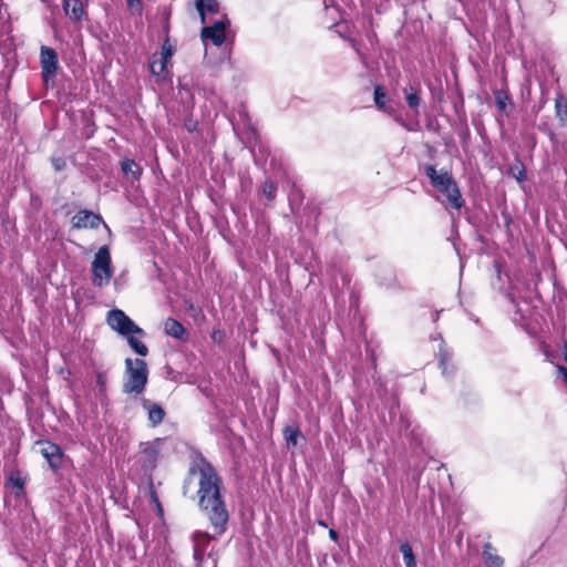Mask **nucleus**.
<instances>
[{"label": "nucleus", "mask_w": 567, "mask_h": 567, "mask_svg": "<svg viewBox=\"0 0 567 567\" xmlns=\"http://www.w3.org/2000/svg\"><path fill=\"white\" fill-rule=\"evenodd\" d=\"M195 478L198 489V507L206 515L218 536L227 529L229 513L221 494L223 480L216 468L202 454L196 455L188 468L186 483Z\"/></svg>", "instance_id": "obj_1"}, {"label": "nucleus", "mask_w": 567, "mask_h": 567, "mask_svg": "<svg viewBox=\"0 0 567 567\" xmlns=\"http://www.w3.org/2000/svg\"><path fill=\"white\" fill-rule=\"evenodd\" d=\"M123 392L138 395L144 392L148 381V368L143 359L125 360Z\"/></svg>", "instance_id": "obj_2"}, {"label": "nucleus", "mask_w": 567, "mask_h": 567, "mask_svg": "<svg viewBox=\"0 0 567 567\" xmlns=\"http://www.w3.org/2000/svg\"><path fill=\"white\" fill-rule=\"evenodd\" d=\"M113 276L111 254L107 246L97 250L92 261V284L102 288L111 281Z\"/></svg>", "instance_id": "obj_3"}, {"label": "nucleus", "mask_w": 567, "mask_h": 567, "mask_svg": "<svg viewBox=\"0 0 567 567\" xmlns=\"http://www.w3.org/2000/svg\"><path fill=\"white\" fill-rule=\"evenodd\" d=\"M106 323L109 327L122 337L128 334H138L144 337L145 332L140 328L123 310L112 309L106 315Z\"/></svg>", "instance_id": "obj_4"}, {"label": "nucleus", "mask_w": 567, "mask_h": 567, "mask_svg": "<svg viewBox=\"0 0 567 567\" xmlns=\"http://www.w3.org/2000/svg\"><path fill=\"white\" fill-rule=\"evenodd\" d=\"M42 79L45 85H53L59 69L58 54L54 49L42 45L40 51Z\"/></svg>", "instance_id": "obj_5"}, {"label": "nucleus", "mask_w": 567, "mask_h": 567, "mask_svg": "<svg viewBox=\"0 0 567 567\" xmlns=\"http://www.w3.org/2000/svg\"><path fill=\"white\" fill-rule=\"evenodd\" d=\"M161 440L143 442L140 444L138 462L145 473H151L157 465Z\"/></svg>", "instance_id": "obj_6"}, {"label": "nucleus", "mask_w": 567, "mask_h": 567, "mask_svg": "<svg viewBox=\"0 0 567 567\" xmlns=\"http://www.w3.org/2000/svg\"><path fill=\"white\" fill-rule=\"evenodd\" d=\"M38 445L41 446L40 453L47 460L50 467L56 472L61 468L63 463V451L62 449L50 441H38Z\"/></svg>", "instance_id": "obj_7"}, {"label": "nucleus", "mask_w": 567, "mask_h": 567, "mask_svg": "<svg viewBox=\"0 0 567 567\" xmlns=\"http://www.w3.org/2000/svg\"><path fill=\"white\" fill-rule=\"evenodd\" d=\"M102 223V217L99 214L87 209H82L72 217V225L76 229L97 228Z\"/></svg>", "instance_id": "obj_8"}, {"label": "nucleus", "mask_w": 567, "mask_h": 567, "mask_svg": "<svg viewBox=\"0 0 567 567\" xmlns=\"http://www.w3.org/2000/svg\"><path fill=\"white\" fill-rule=\"evenodd\" d=\"M226 24L223 20L215 21L212 25H206L200 31L203 41L212 40L215 45H221L225 41Z\"/></svg>", "instance_id": "obj_9"}, {"label": "nucleus", "mask_w": 567, "mask_h": 567, "mask_svg": "<svg viewBox=\"0 0 567 567\" xmlns=\"http://www.w3.org/2000/svg\"><path fill=\"white\" fill-rule=\"evenodd\" d=\"M425 175L429 177L431 185L437 190L443 186H451L454 181L451 173L447 171L437 172L434 166H425Z\"/></svg>", "instance_id": "obj_10"}, {"label": "nucleus", "mask_w": 567, "mask_h": 567, "mask_svg": "<svg viewBox=\"0 0 567 567\" xmlns=\"http://www.w3.org/2000/svg\"><path fill=\"white\" fill-rule=\"evenodd\" d=\"M142 406L147 411V420L151 426L159 425L166 415L165 410L157 403H152L147 399L142 400Z\"/></svg>", "instance_id": "obj_11"}, {"label": "nucleus", "mask_w": 567, "mask_h": 567, "mask_svg": "<svg viewBox=\"0 0 567 567\" xmlns=\"http://www.w3.org/2000/svg\"><path fill=\"white\" fill-rule=\"evenodd\" d=\"M439 192L446 196L447 202L451 204L453 208L461 209L463 207L464 199L461 195V192L455 179L452 182L451 186H443L442 188L439 189Z\"/></svg>", "instance_id": "obj_12"}, {"label": "nucleus", "mask_w": 567, "mask_h": 567, "mask_svg": "<svg viewBox=\"0 0 567 567\" xmlns=\"http://www.w3.org/2000/svg\"><path fill=\"white\" fill-rule=\"evenodd\" d=\"M439 192L446 196L447 202L451 204L453 208L461 209L463 207L464 199L461 195V192L455 179L452 182L451 186H443L442 188L439 189Z\"/></svg>", "instance_id": "obj_13"}, {"label": "nucleus", "mask_w": 567, "mask_h": 567, "mask_svg": "<svg viewBox=\"0 0 567 567\" xmlns=\"http://www.w3.org/2000/svg\"><path fill=\"white\" fill-rule=\"evenodd\" d=\"M212 539H213V536L206 532L197 530L193 534L194 558L195 559H202V557Z\"/></svg>", "instance_id": "obj_14"}, {"label": "nucleus", "mask_w": 567, "mask_h": 567, "mask_svg": "<svg viewBox=\"0 0 567 567\" xmlns=\"http://www.w3.org/2000/svg\"><path fill=\"white\" fill-rule=\"evenodd\" d=\"M63 10L74 22L81 21L85 12L82 0H63Z\"/></svg>", "instance_id": "obj_15"}, {"label": "nucleus", "mask_w": 567, "mask_h": 567, "mask_svg": "<svg viewBox=\"0 0 567 567\" xmlns=\"http://www.w3.org/2000/svg\"><path fill=\"white\" fill-rule=\"evenodd\" d=\"M196 9L200 16L203 23H206V14H216L219 11V3L217 0H196Z\"/></svg>", "instance_id": "obj_16"}, {"label": "nucleus", "mask_w": 567, "mask_h": 567, "mask_svg": "<svg viewBox=\"0 0 567 567\" xmlns=\"http://www.w3.org/2000/svg\"><path fill=\"white\" fill-rule=\"evenodd\" d=\"M168 65L169 63L162 61L156 55H153L150 62V70L152 75L156 78V81H163L168 74Z\"/></svg>", "instance_id": "obj_17"}, {"label": "nucleus", "mask_w": 567, "mask_h": 567, "mask_svg": "<svg viewBox=\"0 0 567 567\" xmlns=\"http://www.w3.org/2000/svg\"><path fill=\"white\" fill-rule=\"evenodd\" d=\"M164 330H165L166 334L174 337L176 339H179V340L185 339V337L187 334L186 329L183 327V324L173 318H167L165 320Z\"/></svg>", "instance_id": "obj_18"}, {"label": "nucleus", "mask_w": 567, "mask_h": 567, "mask_svg": "<svg viewBox=\"0 0 567 567\" xmlns=\"http://www.w3.org/2000/svg\"><path fill=\"white\" fill-rule=\"evenodd\" d=\"M385 96H386V91H385L384 86L375 85L374 92H373V99H374L375 106L378 107V110H380L382 112H385L388 114H393L394 109L386 104Z\"/></svg>", "instance_id": "obj_19"}, {"label": "nucleus", "mask_w": 567, "mask_h": 567, "mask_svg": "<svg viewBox=\"0 0 567 567\" xmlns=\"http://www.w3.org/2000/svg\"><path fill=\"white\" fill-rule=\"evenodd\" d=\"M121 169L124 175H131L133 181L140 179L142 175V167L131 158H125L121 162Z\"/></svg>", "instance_id": "obj_20"}, {"label": "nucleus", "mask_w": 567, "mask_h": 567, "mask_svg": "<svg viewBox=\"0 0 567 567\" xmlns=\"http://www.w3.org/2000/svg\"><path fill=\"white\" fill-rule=\"evenodd\" d=\"M493 547L489 543L484 545L483 548V559L486 565V567H502L504 564V560L498 555L494 554Z\"/></svg>", "instance_id": "obj_21"}, {"label": "nucleus", "mask_w": 567, "mask_h": 567, "mask_svg": "<svg viewBox=\"0 0 567 567\" xmlns=\"http://www.w3.org/2000/svg\"><path fill=\"white\" fill-rule=\"evenodd\" d=\"M284 435L288 447H295L300 439L305 440L301 431L297 426L285 427Z\"/></svg>", "instance_id": "obj_22"}, {"label": "nucleus", "mask_w": 567, "mask_h": 567, "mask_svg": "<svg viewBox=\"0 0 567 567\" xmlns=\"http://www.w3.org/2000/svg\"><path fill=\"white\" fill-rule=\"evenodd\" d=\"M405 100L412 110H416L421 104V97L419 95V89L414 86L404 87Z\"/></svg>", "instance_id": "obj_23"}, {"label": "nucleus", "mask_w": 567, "mask_h": 567, "mask_svg": "<svg viewBox=\"0 0 567 567\" xmlns=\"http://www.w3.org/2000/svg\"><path fill=\"white\" fill-rule=\"evenodd\" d=\"M400 551L403 555L405 567H416L415 555L413 553L411 545L408 542L401 544Z\"/></svg>", "instance_id": "obj_24"}, {"label": "nucleus", "mask_w": 567, "mask_h": 567, "mask_svg": "<svg viewBox=\"0 0 567 567\" xmlns=\"http://www.w3.org/2000/svg\"><path fill=\"white\" fill-rule=\"evenodd\" d=\"M130 347L140 355L145 357L148 353V348L137 338H135V334H128V337H125Z\"/></svg>", "instance_id": "obj_25"}, {"label": "nucleus", "mask_w": 567, "mask_h": 567, "mask_svg": "<svg viewBox=\"0 0 567 567\" xmlns=\"http://www.w3.org/2000/svg\"><path fill=\"white\" fill-rule=\"evenodd\" d=\"M174 52H175V48L169 43V39L166 38L162 45L159 59L164 62L172 64V56H173Z\"/></svg>", "instance_id": "obj_26"}, {"label": "nucleus", "mask_w": 567, "mask_h": 567, "mask_svg": "<svg viewBox=\"0 0 567 567\" xmlns=\"http://www.w3.org/2000/svg\"><path fill=\"white\" fill-rule=\"evenodd\" d=\"M494 95L498 111L504 112L507 107V103L509 102L508 94L502 90H497L495 91Z\"/></svg>", "instance_id": "obj_27"}, {"label": "nucleus", "mask_w": 567, "mask_h": 567, "mask_svg": "<svg viewBox=\"0 0 567 567\" xmlns=\"http://www.w3.org/2000/svg\"><path fill=\"white\" fill-rule=\"evenodd\" d=\"M509 174L518 182H524L526 179V171L520 162H517L509 167Z\"/></svg>", "instance_id": "obj_28"}, {"label": "nucleus", "mask_w": 567, "mask_h": 567, "mask_svg": "<svg viewBox=\"0 0 567 567\" xmlns=\"http://www.w3.org/2000/svg\"><path fill=\"white\" fill-rule=\"evenodd\" d=\"M439 360H440V367L442 368V371L444 374H449L447 368L451 361V354L443 348H440L439 351Z\"/></svg>", "instance_id": "obj_29"}, {"label": "nucleus", "mask_w": 567, "mask_h": 567, "mask_svg": "<svg viewBox=\"0 0 567 567\" xmlns=\"http://www.w3.org/2000/svg\"><path fill=\"white\" fill-rule=\"evenodd\" d=\"M556 111L561 121H567V99L560 97L556 100Z\"/></svg>", "instance_id": "obj_30"}, {"label": "nucleus", "mask_w": 567, "mask_h": 567, "mask_svg": "<svg viewBox=\"0 0 567 567\" xmlns=\"http://www.w3.org/2000/svg\"><path fill=\"white\" fill-rule=\"evenodd\" d=\"M276 192H277V187H276V185L272 182L266 181L264 183V185H262V193H264V195L268 199H270V200L275 199Z\"/></svg>", "instance_id": "obj_31"}, {"label": "nucleus", "mask_w": 567, "mask_h": 567, "mask_svg": "<svg viewBox=\"0 0 567 567\" xmlns=\"http://www.w3.org/2000/svg\"><path fill=\"white\" fill-rule=\"evenodd\" d=\"M127 8L131 12L141 14L143 10L141 0H127Z\"/></svg>", "instance_id": "obj_32"}, {"label": "nucleus", "mask_w": 567, "mask_h": 567, "mask_svg": "<svg viewBox=\"0 0 567 567\" xmlns=\"http://www.w3.org/2000/svg\"><path fill=\"white\" fill-rule=\"evenodd\" d=\"M10 481L11 483L13 484L14 487L19 488L20 491L23 489V486H24V481L23 478L20 476L19 473L17 474H11L10 476Z\"/></svg>", "instance_id": "obj_33"}, {"label": "nucleus", "mask_w": 567, "mask_h": 567, "mask_svg": "<svg viewBox=\"0 0 567 567\" xmlns=\"http://www.w3.org/2000/svg\"><path fill=\"white\" fill-rule=\"evenodd\" d=\"M150 495H151V501L153 504H155L158 513H163V508H162V505L159 503V499H158V496H157V493L155 492V489L153 488V485L151 484V492H150Z\"/></svg>", "instance_id": "obj_34"}, {"label": "nucleus", "mask_w": 567, "mask_h": 567, "mask_svg": "<svg viewBox=\"0 0 567 567\" xmlns=\"http://www.w3.org/2000/svg\"><path fill=\"white\" fill-rule=\"evenodd\" d=\"M52 165L55 171L60 172L65 167V161L62 157L52 158Z\"/></svg>", "instance_id": "obj_35"}, {"label": "nucleus", "mask_w": 567, "mask_h": 567, "mask_svg": "<svg viewBox=\"0 0 567 567\" xmlns=\"http://www.w3.org/2000/svg\"><path fill=\"white\" fill-rule=\"evenodd\" d=\"M558 377H560L567 384V368L564 365H557Z\"/></svg>", "instance_id": "obj_36"}, {"label": "nucleus", "mask_w": 567, "mask_h": 567, "mask_svg": "<svg viewBox=\"0 0 567 567\" xmlns=\"http://www.w3.org/2000/svg\"><path fill=\"white\" fill-rule=\"evenodd\" d=\"M350 43H351L352 48L357 51V53L360 55V58L362 60H364V55L361 53L360 49L358 48L355 40L351 39Z\"/></svg>", "instance_id": "obj_37"}, {"label": "nucleus", "mask_w": 567, "mask_h": 567, "mask_svg": "<svg viewBox=\"0 0 567 567\" xmlns=\"http://www.w3.org/2000/svg\"><path fill=\"white\" fill-rule=\"evenodd\" d=\"M329 537H330L333 542H338V539H339V535H338L337 530H336V529H333V528H331V529L329 530Z\"/></svg>", "instance_id": "obj_38"}, {"label": "nucleus", "mask_w": 567, "mask_h": 567, "mask_svg": "<svg viewBox=\"0 0 567 567\" xmlns=\"http://www.w3.org/2000/svg\"><path fill=\"white\" fill-rule=\"evenodd\" d=\"M439 317H440V311H434L433 312V321H437Z\"/></svg>", "instance_id": "obj_39"}, {"label": "nucleus", "mask_w": 567, "mask_h": 567, "mask_svg": "<svg viewBox=\"0 0 567 567\" xmlns=\"http://www.w3.org/2000/svg\"><path fill=\"white\" fill-rule=\"evenodd\" d=\"M564 359L567 362V343L564 347Z\"/></svg>", "instance_id": "obj_40"}, {"label": "nucleus", "mask_w": 567, "mask_h": 567, "mask_svg": "<svg viewBox=\"0 0 567 567\" xmlns=\"http://www.w3.org/2000/svg\"><path fill=\"white\" fill-rule=\"evenodd\" d=\"M318 524H319L320 526L327 527V524H326V522H323V520H318Z\"/></svg>", "instance_id": "obj_41"}]
</instances>
